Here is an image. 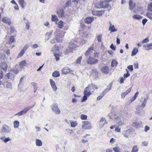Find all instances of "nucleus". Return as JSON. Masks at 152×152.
Returning a JSON list of instances; mask_svg holds the SVG:
<instances>
[{
	"label": "nucleus",
	"instance_id": "nucleus-52",
	"mask_svg": "<svg viewBox=\"0 0 152 152\" xmlns=\"http://www.w3.org/2000/svg\"><path fill=\"white\" fill-rule=\"evenodd\" d=\"M148 9L150 12L152 11V3L148 5Z\"/></svg>",
	"mask_w": 152,
	"mask_h": 152
},
{
	"label": "nucleus",
	"instance_id": "nucleus-14",
	"mask_svg": "<svg viewBox=\"0 0 152 152\" xmlns=\"http://www.w3.org/2000/svg\"><path fill=\"white\" fill-rule=\"evenodd\" d=\"M101 71L104 74H108L109 73V69L107 66L102 67L101 68Z\"/></svg>",
	"mask_w": 152,
	"mask_h": 152
},
{
	"label": "nucleus",
	"instance_id": "nucleus-57",
	"mask_svg": "<svg viewBox=\"0 0 152 152\" xmlns=\"http://www.w3.org/2000/svg\"><path fill=\"white\" fill-rule=\"evenodd\" d=\"M11 139L9 137H7L4 139L3 141L5 143H6L7 142L11 140Z\"/></svg>",
	"mask_w": 152,
	"mask_h": 152
},
{
	"label": "nucleus",
	"instance_id": "nucleus-18",
	"mask_svg": "<svg viewBox=\"0 0 152 152\" xmlns=\"http://www.w3.org/2000/svg\"><path fill=\"white\" fill-rule=\"evenodd\" d=\"M6 76L7 77L8 79L11 80H13L15 79V76L11 72L7 73L6 75Z\"/></svg>",
	"mask_w": 152,
	"mask_h": 152
},
{
	"label": "nucleus",
	"instance_id": "nucleus-26",
	"mask_svg": "<svg viewBox=\"0 0 152 152\" xmlns=\"http://www.w3.org/2000/svg\"><path fill=\"white\" fill-rule=\"evenodd\" d=\"M94 20V18L92 17H88L85 19V22L86 23H90Z\"/></svg>",
	"mask_w": 152,
	"mask_h": 152
},
{
	"label": "nucleus",
	"instance_id": "nucleus-17",
	"mask_svg": "<svg viewBox=\"0 0 152 152\" xmlns=\"http://www.w3.org/2000/svg\"><path fill=\"white\" fill-rule=\"evenodd\" d=\"M107 124V121L105 118L102 117L99 123V124L100 127H102L104 124Z\"/></svg>",
	"mask_w": 152,
	"mask_h": 152
},
{
	"label": "nucleus",
	"instance_id": "nucleus-43",
	"mask_svg": "<svg viewBox=\"0 0 152 152\" xmlns=\"http://www.w3.org/2000/svg\"><path fill=\"white\" fill-rule=\"evenodd\" d=\"M118 64V62L115 60L113 59L112 60L111 62V66L112 67H114L115 66H116Z\"/></svg>",
	"mask_w": 152,
	"mask_h": 152
},
{
	"label": "nucleus",
	"instance_id": "nucleus-22",
	"mask_svg": "<svg viewBox=\"0 0 152 152\" xmlns=\"http://www.w3.org/2000/svg\"><path fill=\"white\" fill-rule=\"evenodd\" d=\"M142 123L141 122L135 121L132 124L133 126L136 128H139L142 126Z\"/></svg>",
	"mask_w": 152,
	"mask_h": 152
},
{
	"label": "nucleus",
	"instance_id": "nucleus-49",
	"mask_svg": "<svg viewBox=\"0 0 152 152\" xmlns=\"http://www.w3.org/2000/svg\"><path fill=\"white\" fill-rule=\"evenodd\" d=\"M77 125V123L76 121H73L71 122V126L72 127H75Z\"/></svg>",
	"mask_w": 152,
	"mask_h": 152
},
{
	"label": "nucleus",
	"instance_id": "nucleus-4",
	"mask_svg": "<svg viewBox=\"0 0 152 152\" xmlns=\"http://www.w3.org/2000/svg\"><path fill=\"white\" fill-rule=\"evenodd\" d=\"M65 32H63V35H60V30L59 29H57L55 31V34L56 37V40L58 42H62L63 37L64 36V34Z\"/></svg>",
	"mask_w": 152,
	"mask_h": 152
},
{
	"label": "nucleus",
	"instance_id": "nucleus-44",
	"mask_svg": "<svg viewBox=\"0 0 152 152\" xmlns=\"http://www.w3.org/2000/svg\"><path fill=\"white\" fill-rule=\"evenodd\" d=\"M139 148L136 145L133 146L131 152H137L138 151Z\"/></svg>",
	"mask_w": 152,
	"mask_h": 152
},
{
	"label": "nucleus",
	"instance_id": "nucleus-1",
	"mask_svg": "<svg viewBox=\"0 0 152 152\" xmlns=\"http://www.w3.org/2000/svg\"><path fill=\"white\" fill-rule=\"evenodd\" d=\"M108 115L110 119L116 120V121H118L119 125H122L124 124V122L123 121V118L119 117L118 116L116 117V115L115 112H111Z\"/></svg>",
	"mask_w": 152,
	"mask_h": 152
},
{
	"label": "nucleus",
	"instance_id": "nucleus-7",
	"mask_svg": "<svg viewBox=\"0 0 152 152\" xmlns=\"http://www.w3.org/2000/svg\"><path fill=\"white\" fill-rule=\"evenodd\" d=\"M82 127L83 129H90L91 128V124L90 122L88 121H83L82 122Z\"/></svg>",
	"mask_w": 152,
	"mask_h": 152
},
{
	"label": "nucleus",
	"instance_id": "nucleus-8",
	"mask_svg": "<svg viewBox=\"0 0 152 152\" xmlns=\"http://www.w3.org/2000/svg\"><path fill=\"white\" fill-rule=\"evenodd\" d=\"M98 60L91 57H89L87 61L88 64L90 65L94 64L98 62Z\"/></svg>",
	"mask_w": 152,
	"mask_h": 152
},
{
	"label": "nucleus",
	"instance_id": "nucleus-13",
	"mask_svg": "<svg viewBox=\"0 0 152 152\" xmlns=\"http://www.w3.org/2000/svg\"><path fill=\"white\" fill-rule=\"evenodd\" d=\"M35 104H34L32 106H29L28 107L24 108L23 110L21 111L22 115L26 114L28 111L30 109L33 108Z\"/></svg>",
	"mask_w": 152,
	"mask_h": 152
},
{
	"label": "nucleus",
	"instance_id": "nucleus-54",
	"mask_svg": "<svg viewBox=\"0 0 152 152\" xmlns=\"http://www.w3.org/2000/svg\"><path fill=\"white\" fill-rule=\"evenodd\" d=\"M126 71L127 73L124 74V77L125 78L128 77L130 75V74L129 73L128 70L127 69H126Z\"/></svg>",
	"mask_w": 152,
	"mask_h": 152
},
{
	"label": "nucleus",
	"instance_id": "nucleus-38",
	"mask_svg": "<svg viewBox=\"0 0 152 152\" xmlns=\"http://www.w3.org/2000/svg\"><path fill=\"white\" fill-rule=\"evenodd\" d=\"M58 27L60 28H62L64 26V22L61 20L59 21L57 24Z\"/></svg>",
	"mask_w": 152,
	"mask_h": 152
},
{
	"label": "nucleus",
	"instance_id": "nucleus-33",
	"mask_svg": "<svg viewBox=\"0 0 152 152\" xmlns=\"http://www.w3.org/2000/svg\"><path fill=\"white\" fill-rule=\"evenodd\" d=\"M36 145L38 146H41L42 145V141L39 139H37L36 140Z\"/></svg>",
	"mask_w": 152,
	"mask_h": 152
},
{
	"label": "nucleus",
	"instance_id": "nucleus-16",
	"mask_svg": "<svg viewBox=\"0 0 152 152\" xmlns=\"http://www.w3.org/2000/svg\"><path fill=\"white\" fill-rule=\"evenodd\" d=\"M50 83L51 86L54 91H55L57 90V87H56L55 82L52 79H50Z\"/></svg>",
	"mask_w": 152,
	"mask_h": 152
},
{
	"label": "nucleus",
	"instance_id": "nucleus-30",
	"mask_svg": "<svg viewBox=\"0 0 152 152\" xmlns=\"http://www.w3.org/2000/svg\"><path fill=\"white\" fill-rule=\"evenodd\" d=\"M6 86L7 88L10 90H12V83L8 81H6Z\"/></svg>",
	"mask_w": 152,
	"mask_h": 152
},
{
	"label": "nucleus",
	"instance_id": "nucleus-37",
	"mask_svg": "<svg viewBox=\"0 0 152 152\" xmlns=\"http://www.w3.org/2000/svg\"><path fill=\"white\" fill-rule=\"evenodd\" d=\"M60 73L58 71H55L52 74L53 77H58L60 76Z\"/></svg>",
	"mask_w": 152,
	"mask_h": 152
},
{
	"label": "nucleus",
	"instance_id": "nucleus-55",
	"mask_svg": "<svg viewBox=\"0 0 152 152\" xmlns=\"http://www.w3.org/2000/svg\"><path fill=\"white\" fill-rule=\"evenodd\" d=\"M102 36V35H99L97 37V39L98 42H100L101 41Z\"/></svg>",
	"mask_w": 152,
	"mask_h": 152
},
{
	"label": "nucleus",
	"instance_id": "nucleus-31",
	"mask_svg": "<svg viewBox=\"0 0 152 152\" xmlns=\"http://www.w3.org/2000/svg\"><path fill=\"white\" fill-rule=\"evenodd\" d=\"M26 63L25 60H23L20 62L19 64L20 68H22L24 66H26Z\"/></svg>",
	"mask_w": 152,
	"mask_h": 152
},
{
	"label": "nucleus",
	"instance_id": "nucleus-20",
	"mask_svg": "<svg viewBox=\"0 0 152 152\" xmlns=\"http://www.w3.org/2000/svg\"><path fill=\"white\" fill-rule=\"evenodd\" d=\"M87 87L91 91L92 90H94V89H97L98 87L97 86L95 85L94 84L91 83Z\"/></svg>",
	"mask_w": 152,
	"mask_h": 152
},
{
	"label": "nucleus",
	"instance_id": "nucleus-27",
	"mask_svg": "<svg viewBox=\"0 0 152 152\" xmlns=\"http://www.w3.org/2000/svg\"><path fill=\"white\" fill-rule=\"evenodd\" d=\"M143 47H145L146 50H147L152 49V43L150 44H148L147 45H144Z\"/></svg>",
	"mask_w": 152,
	"mask_h": 152
},
{
	"label": "nucleus",
	"instance_id": "nucleus-62",
	"mask_svg": "<svg viewBox=\"0 0 152 152\" xmlns=\"http://www.w3.org/2000/svg\"><path fill=\"white\" fill-rule=\"evenodd\" d=\"M148 142L144 141L142 142V146H146L148 145Z\"/></svg>",
	"mask_w": 152,
	"mask_h": 152
},
{
	"label": "nucleus",
	"instance_id": "nucleus-11",
	"mask_svg": "<svg viewBox=\"0 0 152 152\" xmlns=\"http://www.w3.org/2000/svg\"><path fill=\"white\" fill-rule=\"evenodd\" d=\"M1 21L6 24L9 25H10L11 23L10 19L8 17L6 16L2 18Z\"/></svg>",
	"mask_w": 152,
	"mask_h": 152
},
{
	"label": "nucleus",
	"instance_id": "nucleus-42",
	"mask_svg": "<svg viewBox=\"0 0 152 152\" xmlns=\"http://www.w3.org/2000/svg\"><path fill=\"white\" fill-rule=\"evenodd\" d=\"M15 40V39L13 36H10L8 43L9 44H10L14 42Z\"/></svg>",
	"mask_w": 152,
	"mask_h": 152
},
{
	"label": "nucleus",
	"instance_id": "nucleus-46",
	"mask_svg": "<svg viewBox=\"0 0 152 152\" xmlns=\"http://www.w3.org/2000/svg\"><path fill=\"white\" fill-rule=\"evenodd\" d=\"M82 58V56H80L78 57L77 59L76 62V63L77 64H80Z\"/></svg>",
	"mask_w": 152,
	"mask_h": 152
},
{
	"label": "nucleus",
	"instance_id": "nucleus-61",
	"mask_svg": "<svg viewBox=\"0 0 152 152\" xmlns=\"http://www.w3.org/2000/svg\"><path fill=\"white\" fill-rule=\"evenodd\" d=\"M127 68L131 71H132L133 69V66L132 65H130L128 66Z\"/></svg>",
	"mask_w": 152,
	"mask_h": 152
},
{
	"label": "nucleus",
	"instance_id": "nucleus-21",
	"mask_svg": "<svg viewBox=\"0 0 152 152\" xmlns=\"http://www.w3.org/2000/svg\"><path fill=\"white\" fill-rule=\"evenodd\" d=\"M92 14L94 15H101L104 12L102 11H95L93 10L92 12Z\"/></svg>",
	"mask_w": 152,
	"mask_h": 152
},
{
	"label": "nucleus",
	"instance_id": "nucleus-53",
	"mask_svg": "<svg viewBox=\"0 0 152 152\" xmlns=\"http://www.w3.org/2000/svg\"><path fill=\"white\" fill-rule=\"evenodd\" d=\"M53 31H51L50 32H47L45 36L48 37V39L50 38L52 34Z\"/></svg>",
	"mask_w": 152,
	"mask_h": 152
},
{
	"label": "nucleus",
	"instance_id": "nucleus-34",
	"mask_svg": "<svg viewBox=\"0 0 152 152\" xmlns=\"http://www.w3.org/2000/svg\"><path fill=\"white\" fill-rule=\"evenodd\" d=\"M109 30L111 31V32H114L117 31V29L115 28L114 25H112L111 24H110V26Z\"/></svg>",
	"mask_w": 152,
	"mask_h": 152
},
{
	"label": "nucleus",
	"instance_id": "nucleus-35",
	"mask_svg": "<svg viewBox=\"0 0 152 152\" xmlns=\"http://www.w3.org/2000/svg\"><path fill=\"white\" fill-rule=\"evenodd\" d=\"M54 56L55 57V59L57 61H58L59 60V56H60L61 55V53H53Z\"/></svg>",
	"mask_w": 152,
	"mask_h": 152
},
{
	"label": "nucleus",
	"instance_id": "nucleus-56",
	"mask_svg": "<svg viewBox=\"0 0 152 152\" xmlns=\"http://www.w3.org/2000/svg\"><path fill=\"white\" fill-rule=\"evenodd\" d=\"M113 151L115 152H120V148L118 147H115L113 148Z\"/></svg>",
	"mask_w": 152,
	"mask_h": 152
},
{
	"label": "nucleus",
	"instance_id": "nucleus-41",
	"mask_svg": "<svg viewBox=\"0 0 152 152\" xmlns=\"http://www.w3.org/2000/svg\"><path fill=\"white\" fill-rule=\"evenodd\" d=\"M51 20L53 21L57 22L58 20L57 16L55 15H52Z\"/></svg>",
	"mask_w": 152,
	"mask_h": 152
},
{
	"label": "nucleus",
	"instance_id": "nucleus-15",
	"mask_svg": "<svg viewBox=\"0 0 152 152\" xmlns=\"http://www.w3.org/2000/svg\"><path fill=\"white\" fill-rule=\"evenodd\" d=\"M112 83H111L107 86V88L102 93L104 95L111 89Z\"/></svg>",
	"mask_w": 152,
	"mask_h": 152
},
{
	"label": "nucleus",
	"instance_id": "nucleus-36",
	"mask_svg": "<svg viewBox=\"0 0 152 152\" xmlns=\"http://www.w3.org/2000/svg\"><path fill=\"white\" fill-rule=\"evenodd\" d=\"M1 68L4 71H7V66L5 62H3L1 64Z\"/></svg>",
	"mask_w": 152,
	"mask_h": 152
},
{
	"label": "nucleus",
	"instance_id": "nucleus-40",
	"mask_svg": "<svg viewBox=\"0 0 152 152\" xmlns=\"http://www.w3.org/2000/svg\"><path fill=\"white\" fill-rule=\"evenodd\" d=\"M19 122L17 121H15L13 122V125L14 128H18L19 127Z\"/></svg>",
	"mask_w": 152,
	"mask_h": 152
},
{
	"label": "nucleus",
	"instance_id": "nucleus-58",
	"mask_svg": "<svg viewBox=\"0 0 152 152\" xmlns=\"http://www.w3.org/2000/svg\"><path fill=\"white\" fill-rule=\"evenodd\" d=\"M30 46V44H27L25 45L22 49L24 50L25 51H26L27 48L29 47Z\"/></svg>",
	"mask_w": 152,
	"mask_h": 152
},
{
	"label": "nucleus",
	"instance_id": "nucleus-12",
	"mask_svg": "<svg viewBox=\"0 0 152 152\" xmlns=\"http://www.w3.org/2000/svg\"><path fill=\"white\" fill-rule=\"evenodd\" d=\"M61 72L62 74L64 75H66L69 72L71 73L73 72L69 68L66 67L63 68V69L61 70Z\"/></svg>",
	"mask_w": 152,
	"mask_h": 152
},
{
	"label": "nucleus",
	"instance_id": "nucleus-51",
	"mask_svg": "<svg viewBox=\"0 0 152 152\" xmlns=\"http://www.w3.org/2000/svg\"><path fill=\"white\" fill-rule=\"evenodd\" d=\"M146 15L150 19L152 20V13L148 12L146 14Z\"/></svg>",
	"mask_w": 152,
	"mask_h": 152
},
{
	"label": "nucleus",
	"instance_id": "nucleus-25",
	"mask_svg": "<svg viewBox=\"0 0 152 152\" xmlns=\"http://www.w3.org/2000/svg\"><path fill=\"white\" fill-rule=\"evenodd\" d=\"M18 2L22 9H24L26 6V3L24 0H19Z\"/></svg>",
	"mask_w": 152,
	"mask_h": 152
},
{
	"label": "nucleus",
	"instance_id": "nucleus-6",
	"mask_svg": "<svg viewBox=\"0 0 152 152\" xmlns=\"http://www.w3.org/2000/svg\"><path fill=\"white\" fill-rule=\"evenodd\" d=\"M11 131V128L8 126L6 125H3L0 131L1 133H10Z\"/></svg>",
	"mask_w": 152,
	"mask_h": 152
},
{
	"label": "nucleus",
	"instance_id": "nucleus-47",
	"mask_svg": "<svg viewBox=\"0 0 152 152\" xmlns=\"http://www.w3.org/2000/svg\"><path fill=\"white\" fill-rule=\"evenodd\" d=\"M147 100V99L144 98L143 101L141 103V106L143 108H144L145 106V104L147 102L146 101Z\"/></svg>",
	"mask_w": 152,
	"mask_h": 152
},
{
	"label": "nucleus",
	"instance_id": "nucleus-50",
	"mask_svg": "<svg viewBox=\"0 0 152 152\" xmlns=\"http://www.w3.org/2000/svg\"><path fill=\"white\" fill-rule=\"evenodd\" d=\"M11 71L13 72L14 73L17 74L19 72V70L18 69H12L10 70Z\"/></svg>",
	"mask_w": 152,
	"mask_h": 152
},
{
	"label": "nucleus",
	"instance_id": "nucleus-5",
	"mask_svg": "<svg viewBox=\"0 0 152 152\" xmlns=\"http://www.w3.org/2000/svg\"><path fill=\"white\" fill-rule=\"evenodd\" d=\"M52 111L56 114L59 115L61 113V110L58 108V104L53 103L50 106Z\"/></svg>",
	"mask_w": 152,
	"mask_h": 152
},
{
	"label": "nucleus",
	"instance_id": "nucleus-23",
	"mask_svg": "<svg viewBox=\"0 0 152 152\" xmlns=\"http://www.w3.org/2000/svg\"><path fill=\"white\" fill-rule=\"evenodd\" d=\"M129 9L131 10H133V9H134V7L135 6V3L133 2L132 0H129Z\"/></svg>",
	"mask_w": 152,
	"mask_h": 152
},
{
	"label": "nucleus",
	"instance_id": "nucleus-2",
	"mask_svg": "<svg viewBox=\"0 0 152 152\" xmlns=\"http://www.w3.org/2000/svg\"><path fill=\"white\" fill-rule=\"evenodd\" d=\"M79 45L75 41H72L69 43V48L66 49V52L67 53L72 52L75 50L76 47L78 46Z\"/></svg>",
	"mask_w": 152,
	"mask_h": 152
},
{
	"label": "nucleus",
	"instance_id": "nucleus-60",
	"mask_svg": "<svg viewBox=\"0 0 152 152\" xmlns=\"http://www.w3.org/2000/svg\"><path fill=\"white\" fill-rule=\"evenodd\" d=\"M104 95L102 93H101L100 95L97 98V99L98 100H99L102 99V97L104 96Z\"/></svg>",
	"mask_w": 152,
	"mask_h": 152
},
{
	"label": "nucleus",
	"instance_id": "nucleus-63",
	"mask_svg": "<svg viewBox=\"0 0 152 152\" xmlns=\"http://www.w3.org/2000/svg\"><path fill=\"white\" fill-rule=\"evenodd\" d=\"M31 47L33 48H35L38 47V45L37 44H34L31 45Z\"/></svg>",
	"mask_w": 152,
	"mask_h": 152
},
{
	"label": "nucleus",
	"instance_id": "nucleus-64",
	"mask_svg": "<svg viewBox=\"0 0 152 152\" xmlns=\"http://www.w3.org/2000/svg\"><path fill=\"white\" fill-rule=\"evenodd\" d=\"M3 72L1 70L0 72V80L2 79L3 77Z\"/></svg>",
	"mask_w": 152,
	"mask_h": 152
},
{
	"label": "nucleus",
	"instance_id": "nucleus-10",
	"mask_svg": "<svg viewBox=\"0 0 152 152\" xmlns=\"http://www.w3.org/2000/svg\"><path fill=\"white\" fill-rule=\"evenodd\" d=\"M93 48L92 47H90L88 50L86 52L85 55L86 58L89 57L93 54Z\"/></svg>",
	"mask_w": 152,
	"mask_h": 152
},
{
	"label": "nucleus",
	"instance_id": "nucleus-28",
	"mask_svg": "<svg viewBox=\"0 0 152 152\" xmlns=\"http://www.w3.org/2000/svg\"><path fill=\"white\" fill-rule=\"evenodd\" d=\"M131 90V88H129L127 91L126 92L122 93L121 94V96L122 99H124L125 97V96L130 92Z\"/></svg>",
	"mask_w": 152,
	"mask_h": 152
},
{
	"label": "nucleus",
	"instance_id": "nucleus-59",
	"mask_svg": "<svg viewBox=\"0 0 152 152\" xmlns=\"http://www.w3.org/2000/svg\"><path fill=\"white\" fill-rule=\"evenodd\" d=\"M87 118V115H81L80 116V118L82 120H86Z\"/></svg>",
	"mask_w": 152,
	"mask_h": 152
},
{
	"label": "nucleus",
	"instance_id": "nucleus-3",
	"mask_svg": "<svg viewBox=\"0 0 152 152\" xmlns=\"http://www.w3.org/2000/svg\"><path fill=\"white\" fill-rule=\"evenodd\" d=\"M91 94V91L90 90L86 87L84 89L83 92L84 95L82 98V102L85 101L87 99V97L89 96Z\"/></svg>",
	"mask_w": 152,
	"mask_h": 152
},
{
	"label": "nucleus",
	"instance_id": "nucleus-19",
	"mask_svg": "<svg viewBox=\"0 0 152 152\" xmlns=\"http://www.w3.org/2000/svg\"><path fill=\"white\" fill-rule=\"evenodd\" d=\"M131 130L129 129L126 131H124L123 132V134L124 136L128 138L131 134Z\"/></svg>",
	"mask_w": 152,
	"mask_h": 152
},
{
	"label": "nucleus",
	"instance_id": "nucleus-39",
	"mask_svg": "<svg viewBox=\"0 0 152 152\" xmlns=\"http://www.w3.org/2000/svg\"><path fill=\"white\" fill-rule=\"evenodd\" d=\"M132 18L134 19L137 20L141 19L142 18V17L141 16L138 15H134Z\"/></svg>",
	"mask_w": 152,
	"mask_h": 152
},
{
	"label": "nucleus",
	"instance_id": "nucleus-24",
	"mask_svg": "<svg viewBox=\"0 0 152 152\" xmlns=\"http://www.w3.org/2000/svg\"><path fill=\"white\" fill-rule=\"evenodd\" d=\"M52 51H53V53H61L59 51V48L56 45H55L53 48Z\"/></svg>",
	"mask_w": 152,
	"mask_h": 152
},
{
	"label": "nucleus",
	"instance_id": "nucleus-48",
	"mask_svg": "<svg viewBox=\"0 0 152 152\" xmlns=\"http://www.w3.org/2000/svg\"><path fill=\"white\" fill-rule=\"evenodd\" d=\"M140 9V7H136L135 6L133 10L135 13H137L138 11H139Z\"/></svg>",
	"mask_w": 152,
	"mask_h": 152
},
{
	"label": "nucleus",
	"instance_id": "nucleus-45",
	"mask_svg": "<svg viewBox=\"0 0 152 152\" xmlns=\"http://www.w3.org/2000/svg\"><path fill=\"white\" fill-rule=\"evenodd\" d=\"M26 51L22 49L20 52L18 54V57H22L25 53Z\"/></svg>",
	"mask_w": 152,
	"mask_h": 152
},
{
	"label": "nucleus",
	"instance_id": "nucleus-29",
	"mask_svg": "<svg viewBox=\"0 0 152 152\" xmlns=\"http://www.w3.org/2000/svg\"><path fill=\"white\" fill-rule=\"evenodd\" d=\"M57 14L59 17H62L64 14V12L63 10L59 9L57 11Z\"/></svg>",
	"mask_w": 152,
	"mask_h": 152
},
{
	"label": "nucleus",
	"instance_id": "nucleus-9",
	"mask_svg": "<svg viewBox=\"0 0 152 152\" xmlns=\"http://www.w3.org/2000/svg\"><path fill=\"white\" fill-rule=\"evenodd\" d=\"M99 4V6L98 8H110L109 4L107 2H106L105 1H102L100 2Z\"/></svg>",
	"mask_w": 152,
	"mask_h": 152
},
{
	"label": "nucleus",
	"instance_id": "nucleus-32",
	"mask_svg": "<svg viewBox=\"0 0 152 152\" xmlns=\"http://www.w3.org/2000/svg\"><path fill=\"white\" fill-rule=\"evenodd\" d=\"M138 48L135 47L133 48V49L131 55L132 56H133L136 55V54L138 52Z\"/></svg>",
	"mask_w": 152,
	"mask_h": 152
}]
</instances>
